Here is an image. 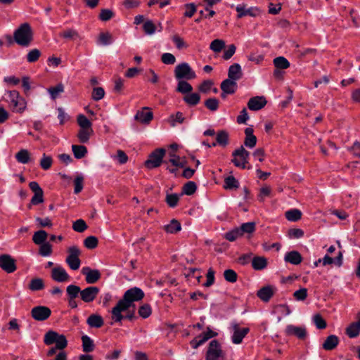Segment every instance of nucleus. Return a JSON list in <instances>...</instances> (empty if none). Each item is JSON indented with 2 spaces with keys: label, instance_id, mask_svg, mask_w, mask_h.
<instances>
[{
  "label": "nucleus",
  "instance_id": "338daca9",
  "mask_svg": "<svg viewBox=\"0 0 360 360\" xmlns=\"http://www.w3.org/2000/svg\"><path fill=\"white\" fill-rule=\"evenodd\" d=\"M84 245L89 249H94L98 245V239L95 236H89L84 240Z\"/></svg>",
  "mask_w": 360,
  "mask_h": 360
},
{
  "label": "nucleus",
  "instance_id": "6e6d98bb",
  "mask_svg": "<svg viewBox=\"0 0 360 360\" xmlns=\"http://www.w3.org/2000/svg\"><path fill=\"white\" fill-rule=\"evenodd\" d=\"M239 231H241V236L244 233H252L255 229V224L254 222H247L243 224L240 228H238Z\"/></svg>",
  "mask_w": 360,
  "mask_h": 360
},
{
  "label": "nucleus",
  "instance_id": "ea45409f",
  "mask_svg": "<svg viewBox=\"0 0 360 360\" xmlns=\"http://www.w3.org/2000/svg\"><path fill=\"white\" fill-rule=\"evenodd\" d=\"M17 161L22 164H27L30 160V153L26 149H22L15 154Z\"/></svg>",
  "mask_w": 360,
  "mask_h": 360
},
{
  "label": "nucleus",
  "instance_id": "09e8293b",
  "mask_svg": "<svg viewBox=\"0 0 360 360\" xmlns=\"http://www.w3.org/2000/svg\"><path fill=\"white\" fill-rule=\"evenodd\" d=\"M219 101L216 98H210L205 102V105L211 111H216L219 108Z\"/></svg>",
  "mask_w": 360,
  "mask_h": 360
},
{
  "label": "nucleus",
  "instance_id": "b1692460",
  "mask_svg": "<svg viewBox=\"0 0 360 360\" xmlns=\"http://www.w3.org/2000/svg\"><path fill=\"white\" fill-rule=\"evenodd\" d=\"M221 89L222 91L226 92L228 94H233L237 87V83L236 82L231 80L230 79H226L224 80L221 83Z\"/></svg>",
  "mask_w": 360,
  "mask_h": 360
},
{
  "label": "nucleus",
  "instance_id": "6ab92c4d",
  "mask_svg": "<svg viewBox=\"0 0 360 360\" xmlns=\"http://www.w3.org/2000/svg\"><path fill=\"white\" fill-rule=\"evenodd\" d=\"M266 104V101L263 96H255L251 98L248 103V107L251 110H259L264 108Z\"/></svg>",
  "mask_w": 360,
  "mask_h": 360
},
{
  "label": "nucleus",
  "instance_id": "603ef678",
  "mask_svg": "<svg viewBox=\"0 0 360 360\" xmlns=\"http://www.w3.org/2000/svg\"><path fill=\"white\" fill-rule=\"evenodd\" d=\"M41 56V51L37 49L30 50L27 54L26 58L29 63L36 62Z\"/></svg>",
  "mask_w": 360,
  "mask_h": 360
},
{
  "label": "nucleus",
  "instance_id": "a18cd8bd",
  "mask_svg": "<svg viewBox=\"0 0 360 360\" xmlns=\"http://www.w3.org/2000/svg\"><path fill=\"white\" fill-rule=\"evenodd\" d=\"M77 123L80 129H92V124L89 120L84 115L77 116Z\"/></svg>",
  "mask_w": 360,
  "mask_h": 360
},
{
  "label": "nucleus",
  "instance_id": "c9c22d12",
  "mask_svg": "<svg viewBox=\"0 0 360 360\" xmlns=\"http://www.w3.org/2000/svg\"><path fill=\"white\" fill-rule=\"evenodd\" d=\"M273 63L277 69H287L290 67L289 61L283 56L275 58Z\"/></svg>",
  "mask_w": 360,
  "mask_h": 360
},
{
  "label": "nucleus",
  "instance_id": "dca6fc26",
  "mask_svg": "<svg viewBox=\"0 0 360 360\" xmlns=\"http://www.w3.org/2000/svg\"><path fill=\"white\" fill-rule=\"evenodd\" d=\"M99 292V288L96 286H89L81 291V299L85 302H92Z\"/></svg>",
  "mask_w": 360,
  "mask_h": 360
},
{
  "label": "nucleus",
  "instance_id": "4468645a",
  "mask_svg": "<svg viewBox=\"0 0 360 360\" xmlns=\"http://www.w3.org/2000/svg\"><path fill=\"white\" fill-rule=\"evenodd\" d=\"M51 278L57 282L63 283L69 281L70 276L61 266H56L51 270Z\"/></svg>",
  "mask_w": 360,
  "mask_h": 360
},
{
  "label": "nucleus",
  "instance_id": "69168bd1",
  "mask_svg": "<svg viewBox=\"0 0 360 360\" xmlns=\"http://www.w3.org/2000/svg\"><path fill=\"white\" fill-rule=\"evenodd\" d=\"M313 321L318 329H324L327 324L320 314H316L313 317Z\"/></svg>",
  "mask_w": 360,
  "mask_h": 360
},
{
  "label": "nucleus",
  "instance_id": "864d4df0",
  "mask_svg": "<svg viewBox=\"0 0 360 360\" xmlns=\"http://www.w3.org/2000/svg\"><path fill=\"white\" fill-rule=\"evenodd\" d=\"M197 186L195 182L188 181L183 186V193L191 195L196 191Z\"/></svg>",
  "mask_w": 360,
  "mask_h": 360
},
{
  "label": "nucleus",
  "instance_id": "de8ad7c7",
  "mask_svg": "<svg viewBox=\"0 0 360 360\" xmlns=\"http://www.w3.org/2000/svg\"><path fill=\"white\" fill-rule=\"evenodd\" d=\"M143 29L146 34L152 35L155 32L157 27L152 20H148L144 22Z\"/></svg>",
  "mask_w": 360,
  "mask_h": 360
},
{
  "label": "nucleus",
  "instance_id": "680f3d73",
  "mask_svg": "<svg viewBox=\"0 0 360 360\" xmlns=\"http://www.w3.org/2000/svg\"><path fill=\"white\" fill-rule=\"evenodd\" d=\"M293 297L297 301H304L307 297V289L302 288L293 293Z\"/></svg>",
  "mask_w": 360,
  "mask_h": 360
},
{
  "label": "nucleus",
  "instance_id": "58836bf2",
  "mask_svg": "<svg viewBox=\"0 0 360 360\" xmlns=\"http://www.w3.org/2000/svg\"><path fill=\"white\" fill-rule=\"evenodd\" d=\"M217 143L221 146H226L229 143V134L224 130H221L218 131L216 137Z\"/></svg>",
  "mask_w": 360,
  "mask_h": 360
},
{
  "label": "nucleus",
  "instance_id": "412c9836",
  "mask_svg": "<svg viewBox=\"0 0 360 360\" xmlns=\"http://www.w3.org/2000/svg\"><path fill=\"white\" fill-rule=\"evenodd\" d=\"M284 260L286 262L290 263L292 264L297 265L302 262V257L300 252L293 250L285 254Z\"/></svg>",
  "mask_w": 360,
  "mask_h": 360
},
{
  "label": "nucleus",
  "instance_id": "1a4fd4ad",
  "mask_svg": "<svg viewBox=\"0 0 360 360\" xmlns=\"http://www.w3.org/2000/svg\"><path fill=\"white\" fill-rule=\"evenodd\" d=\"M51 314V309L45 306H37L32 308L31 310V315L32 318L38 321L46 320Z\"/></svg>",
  "mask_w": 360,
  "mask_h": 360
},
{
  "label": "nucleus",
  "instance_id": "7ed1b4c3",
  "mask_svg": "<svg viewBox=\"0 0 360 360\" xmlns=\"http://www.w3.org/2000/svg\"><path fill=\"white\" fill-rule=\"evenodd\" d=\"M68 254L65 259L66 263L72 270H77L81 264L79 259L81 250L77 246L72 245L68 248Z\"/></svg>",
  "mask_w": 360,
  "mask_h": 360
},
{
  "label": "nucleus",
  "instance_id": "3c124183",
  "mask_svg": "<svg viewBox=\"0 0 360 360\" xmlns=\"http://www.w3.org/2000/svg\"><path fill=\"white\" fill-rule=\"evenodd\" d=\"M224 188L226 189L237 188L239 183L233 176H228L224 180Z\"/></svg>",
  "mask_w": 360,
  "mask_h": 360
},
{
  "label": "nucleus",
  "instance_id": "a211bd4d",
  "mask_svg": "<svg viewBox=\"0 0 360 360\" xmlns=\"http://www.w3.org/2000/svg\"><path fill=\"white\" fill-rule=\"evenodd\" d=\"M153 117V112L149 110L148 107H144L141 110L138 111L134 117L135 120L143 124H148Z\"/></svg>",
  "mask_w": 360,
  "mask_h": 360
},
{
  "label": "nucleus",
  "instance_id": "72a5a7b5",
  "mask_svg": "<svg viewBox=\"0 0 360 360\" xmlns=\"http://www.w3.org/2000/svg\"><path fill=\"white\" fill-rule=\"evenodd\" d=\"M176 91L186 95L193 91V87L188 82L181 79L178 82Z\"/></svg>",
  "mask_w": 360,
  "mask_h": 360
},
{
  "label": "nucleus",
  "instance_id": "39448f33",
  "mask_svg": "<svg viewBox=\"0 0 360 360\" xmlns=\"http://www.w3.org/2000/svg\"><path fill=\"white\" fill-rule=\"evenodd\" d=\"M232 155L233 156V159H232L231 162L236 167H240L242 169H245L246 167L250 153L246 150L243 146L235 150L233 152Z\"/></svg>",
  "mask_w": 360,
  "mask_h": 360
},
{
  "label": "nucleus",
  "instance_id": "e2e57ef3",
  "mask_svg": "<svg viewBox=\"0 0 360 360\" xmlns=\"http://www.w3.org/2000/svg\"><path fill=\"white\" fill-rule=\"evenodd\" d=\"M240 236H241V231L238 228L225 233V238L229 241H234Z\"/></svg>",
  "mask_w": 360,
  "mask_h": 360
},
{
  "label": "nucleus",
  "instance_id": "f3484780",
  "mask_svg": "<svg viewBox=\"0 0 360 360\" xmlns=\"http://www.w3.org/2000/svg\"><path fill=\"white\" fill-rule=\"evenodd\" d=\"M233 334L232 335V342L234 344H240V343H241L243 339L245 337V335L249 332V328H240L237 323H233Z\"/></svg>",
  "mask_w": 360,
  "mask_h": 360
},
{
  "label": "nucleus",
  "instance_id": "2eb2a0df",
  "mask_svg": "<svg viewBox=\"0 0 360 360\" xmlns=\"http://www.w3.org/2000/svg\"><path fill=\"white\" fill-rule=\"evenodd\" d=\"M236 10L238 12V18L246 15L256 17L260 14V10L257 7L246 8L244 5L240 4L236 6Z\"/></svg>",
  "mask_w": 360,
  "mask_h": 360
},
{
  "label": "nucleus",
  "instance_id": "c85d7f7f",
  "mask_svg": "<svg viewBox=\"0 0 360 360\" xmlns=\"http://www.w3.org/2000/svg\"><path fill=\"white\" fill-rule=\"evenodd\" d=\"M47 236L48 234L44 230H39L34 233L32 240L35 244L41 245L46 243Z\"/></svg>",
  "mask_w": 360,
  "mask_h": 360
},
{
  "label": "nucleus",
  "instance_id": "4c0bfd02",
  "mask_svg": "<svg viewBox=\"0 0 360 360\" xmlns=\"http://www.w3.org/2000/svg\"><path fill=\"white\" fill-rule=\"evenodd\" d=\"M114 39L109 32H101L98 36V43L103 46H108L113 42Z\"/></svg>",
  "mask_w": 360,
  "mask_h": 360
},
{
  "label": "nucleus",
  "instance_id": "393cba45",
  "mask_svg": "<svg viewBox=\"0 0 360 360\" xmlns=\"http://www.w3.org/2000/svg\"><path fill=\"white\" fill-rule=\"evenodd\" d=\"M339 339L335 335H330L327 337L323 344V348L326 350H333L338 345Z\"/></svg>",
  "mask_w": 360,
  "mask_h": 360
},
{
  "label": "nucleus",
  "instance_id": "c756f323",
  "mask_svg": "<svg viewBox=\"0 0 360 360\" xmlns=\"http://www.w3.org/2000/svg\"><path fill=\"white\" fill-rule=\"evenodd\" d=\"M165 231L168 233H175L181 229V224L176 219H172L169 224L164 226Z\"/></svg>",
  "mask_w": 360,
  "mask_h": 360
},
{
  "label": "nucleus",
  "instance_id": "423d86ee",
  "mask_svg": "<svg viewBox=\"0 0 360 360\" xmlns=\"http://www.w3.org/2000/svg\"><path fill=\"white\" fill-rule=\"evenodd\" d=\"M8 100L13 111L22 112L25 110L26 102L20 96L17 91L13 90L8 92Z\"/></svg>",
  "mask_w": 360,
  "mask_h": 360
},
{
  "label": "nucleus",
  "instance_id": "20e7f679",
  "mask_svg": "<svg viewBox=\"0 0 360 360\" xmlns=\"http://www.w3.org/2000/svg\"><path fill=\"white\" fill-rule=\"evenodd\" d=\"M175 77L177 79H192L196 75L187 63H182L176 66L174 70Z\"/></svg>",
  "mask_w": 360,
  "mask_h": 360
},
{
  "label": "nucleus",
  "instance_id": "cd10ccee",
  "mask_svg": "<svg viewBox=\"0 0 360 360\" xmlns=\"http://www.w3.org/2000/svg\"><path fill=\"white\" fill-rule=\"evenodd\" d=\"M359 323L355 322H352L350 323L347 328H346V334L348 335L350 338H356L359 333H360V328L358 325Z\"/></svg>",
  "mask_w": 360,
  "mask_h": 360
},
{
  "label": "nucleus",
  "instance_id": "79ce46f5",
  "mask_svg": "<svg viewBox=\"0 0 360 360\" xmlns=\"http://www.w3.org/2000/svg\"><path fill=\"white\" fill-rule=\"evenodd\" d=\"M68 298L75 299L78 297L79 294L81 295V289L79 286L75 285H70L66 289Z\"/></svg>",
  "mask_w": 360,
  "mask_h": 360
},
{
  "label": "nucleus",
  "instance_id": "aec40b11",
  "mask_svg": "<svg viewBox=\"0 0 360 360\" xmlns=\"http://www.w3.org/2000/svg\"><path fill=\"white\" fill-rule=\"evenodd\" d=\"M243 76L241 67L238 63L231 65L228 71V79L236 82L240 79Z\"/></svg>",
  "mask_w": 360,
  "mask_h": 360
},
{
  "label": "nucleus",
  "instance_id": "f704fd0d",
  "mask_svg": "<svg viewBox=\"0 0 360 360\" xmlns=\"http://www.w3.org/2000/svg\"><path fill=\"white\" fill-rule=\"evenodd\" d=\"M82 348L84 352H91L94 349V341L87 335L82 337Z\"/></svg>",
  "mask_w": 360,
  "mask_h": 360
},
{
  "label": "nucleus",
  "instance_id": "a19ab883",
  "mask_svg": "<svg viewBox=\"0 0 360 360\" xmlns=\"http://www.w3.org/2000/svg\"><path fill=\"white\" fill-rule=\"evenodd\" d=\"M185 117L181 112H177L176 114H172L169 118V121L172 127H175L176 124L183 123Z\"/></svg>",
  "mask_w": 360,
  "mask_h": 360
},
{
  "label": "nucleus",
  "instance_id": "0eeeda50",
  "mask_svg": "<svg viewBox=\"0 0 360 360\" xmlns=\"http://www.w3.org/2000/svg\"><path fill=\"white\" fill-rule=\"evenodd\" d=\"M165 152L166 151L164 148H158L155 150L146 161V167L150 169L159 167L162 162Z\"/></svg>",
  "mask_w": 360,
  "mask_h": 360
},
{
  "label": "nucleus",
  "instance_id": "f257e3e1",
  "mask_svg": "<svg viewBox=\"0 0 360 360\" xmlns=\"http://www.w3.org/2000/svg\"><path fill=\"white\" fill-rule=\"evenodd\" d=\"M143 297L144 292L139 288L134 287L127 290L124 292L123 297L112 308L111 311L112 319L115 322H121L124 319L122 313L129 309L131 307H134L133 302L142 300Z\"/></svg>",
  "mask_w": 360,
  "mask_h": 360
},
{
  "label": "nucleus",
  "instance_id": "a878e982",
  "mask_svg": "<svg viewBox=\"0 0 360 360\" xmlns=\"http://www.w3.org/2000/svg\"><path fill=\"white\" fill-rule=\"evenodd\" d=\"M86 323L90 327L98 328L103 325V319L100 315L91 314L88 317Z\"/></svg>",
  "mask_w": 360,
  "mask_h": 360
},
{
  "label": "nucleus",
  "instance_id": "bf43d9fd",
  "mask_svg": "<svg viewBox=\"0 0 360 360\" xmlns=\"http://www.w3.org/2000/svg\"><path fill=\"white\" fill-rule=\"evenodd\" d=\"M52 158L51 156L46 155L45 153L43 154L42 158L40 160V166L44 169H49L52 165Z\"/></svg>",
  "mask_w": 360,
  "mask_h": 360
},
{
  "label": "nucleus",
  "instance_id": "37998d69",
  "mask_svg": "<svg viewBox=\"0 0 360 360\" xmlns=\"http://www.w3.org/2000/svg\"><path fill=\"white\" fill-rule=\"evenodd\" d=\"M59 334L53 330H49L44 335V342L46 345H50L56 343Z\"/></svg>",
  "mask_w": 360,
  "mask_h": 360
},
{
  "label": "nucleus",
  "instance_id": "5701e85b",
  "mask_svg": "<svg viewBox=\"0 0 360 360\" xmlns=\"http://www.w3.org/2000/svg\"><path fill=\"white\" fill-rule=\"evenodd\" d=\"M266 266L267 259L264 257L256 256L252 259V266L255 270H263Z\"/></svg>",
  "mask_w": 360,
  "mask_h": 360
},
{
  "label": "nucleus",
  "instance_id": "13d9d810",
  "mask_svg": "<svg viewBox=\"0 0 360 360\" xmlns=\"http://www.w3.org/2000/svg\"><path fill=\"white\" fill-rule=\"evenodd\" d=\"M165 200L169 207H174L177 205L179 196L176 193L167 194Z\"/></svg>",
  "mask_w": 360,
  "mask_h": 360
},
{
  "label": "nucleus",
  "instance_id": "2f4dec72",
  "mask_svg": "<svg viewBox=\"0 0 360 360\" xmlns=\"http://www.w3.org/2000/svg\"><path fill=\"white\" fill-rule=\"evenodd\" d=\"M72 150L75 158L77 159H81L84 158L87 153L86 148L82 145H72Z\"/></svg>",
  "mask_w": 360,
  "mask_h": 360
},
{
  "label": "nucleus",
  "instance_id": "4be33fe9",
  "mask_svg": "<svg viewBox=\"0 0 360 360\" xmlns=\"http://www.w3.org/2000/svg\"><path fill=\"white\" fill-rule=\"evenodd\" d=\"M274 293V288L270 285L262 288L257 292V296L264 302H268Z\"/></svg>",
  "mask_w": 360,
  "mask_h": 360
},
{
  "label": "nucleus",
  "instance_id": "49530a36",
  "mask_svg": "<svg viewBox=\"0 0 360 360\" xmlns=\"http://www.w3.org/2000/svg\"><path fill=\"white\" fill-rule=\"evenodd\" d=\"M44 287V281L39 278L32 279L29 285V288L32 291L41 290Z\"/></svg>",
  "mask_w": 360,
  "mask_h": 360
},
{
  "label": "nucleus",
  "instance_id": "0e129e2a",
  "mask_svg": "<svg viewBox=\"0 0 360 360\" xmlns=\"http://www.w3.org/2000/svg\"><path fill=\"white\" fill-rule=\"evenodd\" d=\"M139 314L143 319L148 318L151 314L150 306L148 304L141 305L139 309Z\"/></svg>",
  "mask_w": 360,
  "mask_h": 360
},
{
  "label": "nucleus",
  "instance_id": "e433bc0d",
  "mask_svg": "<svg viewBox=\"0 0 360 360\" xmlns=\"http://www.w3.org/2000/svg\"><path fill=\"white\" fill-rule=\"evenodd\" d=\"M285 217L290 221H297L302 217V212L297 209H291L285 212Z\"/></svg>",
  "mask_w": 360,
  "mask_h": 360
},
{
  "label": "nucleus",
  "instance_id": "6e6552de",
  "mask_svg": "<svg viewBox=\"0 0 360 360\" xmlns=\"http://www.w3.org/2000/svg\"><path fill=\"white\" fill-rule=\"evenodd\" d=\"M221 356H223V352L220 344L217 340H212L209 344L205 360H218Z\"/></svg>",
  "mask_w": 360,
  "mask_h": 360
},
{
  "label": "nucleus",
  "instance_id": "9d476101",
  "mask_svg": "<svg viewBox=\"0 0 360 360\" xmlns=\"http://www.w3.org/2000/svg\"><path fill=\"white\" fill-rule=\"evenodd\" d=\"M0 267L6 273H13L16 270L15 260L9 255H2L0 256Z\"/></svg>",
  "mask_w": 360,
  "mask_h": 360
},
{
  "label": "nucleus",
  "instance_id": "9b49d317",
  "mask_svg": "<svg viewBox=\"0 0 360 360\" xmlns=\"http://www.w3.org/2000/svg\"><path fill=\"white\" fill-rule=\"evenodd\" d=\"M285 334L288 336H295L300 340H304L307 336V330L304 326H296L288 325L285 330Z\"/></svg>",
  "mask_w": 360,
  "mask_h": 360
},
{
  "label": "nucleus",
  "instance_id": "7c9ffc66",
  "mask_svg": "<svg viewBox=\"0 0 360 360\" xmlns=\"http://www.w3.org/2000/svg\"><path fill=\"white\" fill-rule=\"evenodd\" d=\"M183 100L189 105H196L200 101V96L198 93H189L184 97Z\"/></svg>",
  "mask_w": 360,
  "mask_h": 360
},
{
  "label": "nucleus",
  "instance_id": "bb28decb",
  "mask_svg": "<svg viewBox=\"0 0 360 360\" xmlns=\"http://www.w3.org/2000/svg\"><path fill=\"white\" fill-rule=\"evenodd\" d=\"M93 134V129H79L77 134V138L81 143H85L89 141Z\"/></svg>",
  "mask_w": 360,
  "mask_h": 360
},
{
  "label": "nucleus",
  "instance_id": "f03ea898",
  "mask_svg": "<svg viewBox=\"0 0 360 360\" xmlns=\"http://www.w3.org/2000/svg\"><path fill=\"white\" fill-rule=\"evenodd\" d=\"M14 41L18 45L27 47L33 40V32L29 23L25 22L20 25L13 33Z\"/></svg>",
  "mask_w": 360,
  "mask_h": 360
},
{
  "label": "nucleus",
  "instance_id": "052dcab7",
  "mask_svg": "<svg viewBox=\"0 0 360 360\" xmlns=\"http://www.w3.org/2000/svg\"><path fill=\"white\" fill-rule=\"evenodd\" d=\"M72 229L75 231L82 233L87 229V226L83 219H77L74 222Z\"/></svg>",
  "mask_w": 360,
  "mask_h": 360
},
{
  "label": "nucleus",
  "instance_id": "8fccbe9b",
  "mask_svg": "<svg viewBox=\"0 0 360 360\" xmlns=\"http://www.w3.org/2000/svg\"><path fill=\"white\" fill-rule=\"evenodd\" d=\"M60 36L68 39L75 40L79 37L78 32L73 29H68L60 34Z\"/></svg>",
  "mask_w": 360,
  "mask_h": 360
},
{
  "label": "nucleus",
  "instance_id": "f8f14e48",
  "mask_svg": "<svg viewBox=\"0 0 360 360\" xmlns=\"http://www.w3.org/2000/svg\"><path fill=\"white\" fill-rule=\"evenodd\" d=\"M81 271L85 276V281L89 284L96 283L101 278V273L98 269H91L89 266H84Z\"/></svg>",
  "mask_w": 360,
  "mask_h": 360
},
{
  "label": "nucleus",
  "instance_id": "774afa93",
  "mask_svg": "<svg viewBox=\"0 0 360 360\" xmlns=\"http://www.w3.org/2000/svg\"><path fill=\"white\" fill-rule=\"evenodd\" d=\"M213 82L212 80H205L199 86V91L202 93L207 94L213 86Z\"/></svg>",
  "mask_w": 360,
  "mask_h": 360
},
{
  "label": "nucleus",
  "instance_id": "4d7b16f0",
  "mask_svg": "<svg viewBox=\"0 0 360 360\" xmlns=\"http://www.w3.org/2000/svg\"><path fill=\"white\" fill-rule=\"evenodd\" d=\"M52 253V246L49 243H44L40 245L39 254L43 257H47Z\"/></svg>",
  "mask_w": 360,
  "mask_h": 360
},
{
  "label": "nucleus",
  "instance_id": "5fc2aeb1",
  "mask_svg": "<svg viewBox=\"0 0 360 360\" xmlns=\"http://www.w3.org/2000/svg\"><path fill=\"white\" fill-rule=\"evenodd\" d=\"M225 280L229 283H235L237 281L238 275L233 269H226L224 272Z\"/></svg>",
  "mask_w": 360,
  "mask_h": 360
},
{
  "label": "nucleus",
  "instance_id": "473e14b6",
  "mask_svg": "<svg viewBox=\"0 0 360 360\" xmlns=\"http://www.w3.org/2000/svg\"><path fill=\"white\" fill-rule=\"evenodd\" d=\"M47 91L49 93L52 100L56 99L59 94L64 91V86L63 84H58L55 86H51L47 89Z\"/></svg>",
  "mask_w": 360,
  "mask_h": 360
},
{
  "label": "nucleus",
  "instance_id": "ddd939ff",
  "mask_svg": "<svg viewBox=\"0 0 360 360\" xmlns=\"http://www.w3.org/2000/svg\"><path fill=\"white\" fill-rule=\"evenodd\" d=\"M217 335V333L210 330L209 328H207V331L203 333L196 337L195 339L191 341V346L196 349L200 345H203L205 342H207L209 339L215 337Z\"/></svg>",
  "mask_w": 360,
  "mask_h": 360
},
{
  "label": "nucleus",
  "instance_id": "c03bdc74",
  "mask_svg": "<svg viewBox=\"0 0 360 360\" xmlns=\"http://www.w3.org/2000/svg\"><path fill=\"white\" fill-rule=\"evenodd\" d=\"M224 47L225 41L219 39L213 40L210 45V49L215 53H219Z\"/></svg>",
  "mask_w": 360,
  "mask_h": 360
}]
</instances>
